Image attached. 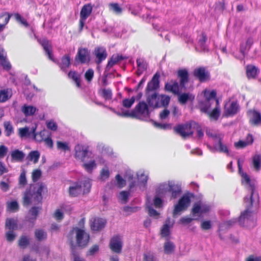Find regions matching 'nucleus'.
<instances>
[{
	"mask_svg": "<svg viewBox=\"0 0 261 261\" xmlns=\"http://www.w3.org/2000/svg\"><path fill=\"white\" fill-rule=\"evenodd\" d=\"M74 158L83 163V167L89 173H91L97 167V162L103 164L105 161L99 155L94 154L89 150L87 146L77 144L74 148Z\"/></svg>",
	"mask_w": 261,
	"mask_h": 261,
	"instance_id": "1",
	"label": "nucleus"
},
{
	"mask_svg": "<svg viewBox=\"0 0 261 261\" xmlns=\"http://www.w3.org/2000/svg\"><path fill=\"white\" fill-rule=\"evenodd\" d=\"M148 107L144 101L140 102L130 112L122 110L116 113L120 116L135 117L142 120H147L150 117Z\"/></svg>",
	"mask_w": 261,
	"mask_h": 261,
	"instance_id": "2",
	"label": "nucleus"
},
{
	"mask_svg": "<svg viewBox=\"0 0 261 261\" xmlns=\"http://www.w3.org/2000/svg\"><path fill=\"white\" fill-rule=\"evenodd\" d=\"M181 187L173 181H168L160 184L156 189V194L162 198L171 195V199L176 198L181 193Z\"/></svg>",
	"mask_w": 261,
	"mask_h": 261,
	"instance_id": "3",
	"label": "nucleus"
},
{
	"mask_svg": "<svg viewBox=\"0 0 261 261\" xmlns=\"http://www.w3.org/2000/svg\"><path fill=\"white\" fill-rule=\"evenodd\" d=\"M42 185L31 186L29 190H27L23 196V204L29 205L31 204H38L42 200L43 190Z\"/></svg>",
	"mask_w": 261,
	"mask_h": 261,
	"instance_id": "4",
	"label": "nucleus"
},
{
	"mask_svg": "<svg viewBox=\"0 0 261 261\" xmlns=\"http://www.w3.org/2000/svg\"><path fill=\"white\" fill-rule=\"evenodd\" d=\"M178 75L180 77V86L176 82H171L165 85L166 90L176 94H179L180 92L185 90V85L188 81V73L186 70H179Z\"/></svg>",
	"mask_w": 261,
	"mask_h": 261,
	"instance_id": "5",
	"label": "nucleus"
},
{
	"mask_svg": "<svg viewBox=\"0 0 261 261\" xmlns=\"http://www.w3.org/2000/svg\"><path fill=\"white\" fill-rule=\"evenodd\" d=\"M206 134L209 137L212 138L215 142L214 147L210 145L207 146L212 151L217 150L225 153H229L227 147L222 143V140L223 137L222 134L210 129H206Z\"/></svg>",
	"mask_w": 261,
	"mask_h": 261,
	"instance_id": "6",
	"label": "nucleus"
},
{
	"mask_svg": "<svg viewBox=\"0 0 261 261\" xmlns=\"http://www.w3.org/2000/svg\"><path fill=\"white\" fill-rule=\"evenodd\" d=\"M91 184L89 179L78 181L71 184L69 188V193L71 196L76 197L81 194H86L90 191Z\"/></svg>",
	"mask_w": 261,
	"mask_h": 261,
	"instance_id": "7",
	"label": "nucleus"
},
{
	"mask_svg": "<svg viewBox=\"0 0 261 261\" xmlns=\"http://www.w3.org/2000/svg\"><path fill=\"white\" fill-rule=\"evenodd\" d=\"M147 101L150 106L153 108L166 107L168 105L170 97L166 95H158L155 92L147 93Z\"/></svg>",
	"mask_w": 261,
	"mask_h": 261,
	"instance_id": "8",
	"label": "nucleus"
},
{
	"mask_svg": "<svg viewBox=\"0 0 261 261\" xmlns=\"http://www.w3.org/2000/svg\"><path fill=\"white\" fill-rule=\"evenodd\" d=\"M243 160H241L240 159H238V165L239 168V173L242 177V183L244 185L249 186L251 190V194L249 198L247 197H245L244 198L245 202H248V205L251 206L253 203L252 200V195L254 193V187L251 185V180L249 176L247 175L246 173H245L243 171L242 166L243 164Z\"/></svg>",
	"mask_w": 261,
	"mask_h": 261,
	"instance_id": "9",
	"label": "nucleus"
},
{
	"mask_svg": "<svg viewBox=\"0 0 261 261\" xmlns=\"http://www.w3.org/2000/svg\"><path fill=\"white\" fill-rule=\"evenodd\" d=\"M204 95L205 98V101L201 102L200 107L201 111L203 112H207L210 109L212 102H214L216 105L219 104L218 100L215 99L216 92L215 90H208L205 89L204 91Z\"/></svg>",
	"mask_w": 261,
	"mask_h": 261,
	"instance_id": "10",
	"label": "nucleus"
},
{
	"mask_svg": "<svg viewBox=\"0 0 261 261\" xmlns=\"http://www.w3.org/2000/svg\"><path fill=\"white\" fill-rule=\"evenodd\" d=\"M196 126H197V123L195 122H192L190 123L178 125L175 126L174 129L182 137L186 138L192 135L194 133L193 127H195Z\"/></svg>",
	"mask_w": 261,
	"mask_h": 261,
	"instance_id": "11",
	"label": "nucleus"
},
{
	"mask_svg": "<svg viewBox=\"0 0 261 261\" xmlns=\"http://www.w3.org/2000/svg\"><path fill=\"white\" fill-rule=\"evenodd\" d=\"M191 203V198L189 195H184L178 200V203L174 205L173 212V216L186 211Z\"/></svg>",
	"mask_w": 261,
	"mask_h": 261,
	"instance_id": "12",
	"label": "nucleus"
},
{
	"mask_svg": "<svg viewBox=\"0 0 261 261\" xmlns=\"http://www.w3.org/2000/svg\"><path fill=\"white\" fill-rule=\"evenodd\" d=\"M72 233H75L77 244L80 247L86 246L89 240V235L82 228H73Z\"/></svg>",
	"mask_w": 261,
	"mask_h": 261,
	"instance_id": "13",
	"label": "nucleus"
},
{
	"mask_svg": "<svg viewBox=\"0 0 261 261\" xmlns=\"http://www.w3.org/2000/svg\"><path fill=\"white\" fill-rule=\"evenodd\" d=\"M256 221V216L248 209L242 212L239 218V223L243 226L245 225L247 226L250 225L251 223L254 225Z\"/></svg>",
	"mask_w": 261,
	"mask_h": 261,
	"instance_id": "14",
	"label": "nucleus"
},
{
	"mask_svg": "<svg viewBox=\"0 0 261 261\" xmlns=\"http://www.w3.org/2000/svg\"><path fill=\"white\" fill-rule=\"evenodd\" d=\"M91 60L90 51L85 47H80L75 57V61L80 64H88Z\"/></svg>",
	"mask_w": 261,
	"mask_h": 261,
	"instance_id": "15",
	"label": "nucleus"
},
{
	"mask_svg": "<svg viewBox=\"0 0 261 261\" xmlns=\"http://www.w3.org/2000/svg\"><path fill=\"white\" fill-rule=\"evenodd\" d=\"M126 178L129 182V191H121L119 195V199L123 203H125L127 202L128 197L130 196V191H132L133 189V188L136 186V182L133 179V175L130 173H127V174L126 175Z\"/></svg>",
	"mask_w": 261,
	"mask_h": 261,
	"instance_id": "16",
	"label": "nucleus"
},
{
	"mask_svg": "<svg viewBox=\"0 0 261 261\" xmlns=\"http://www.w3.org/2000/svg\"><path fill=\"white\" fill-rule=\"evenodd\" d=\"M211 205L202 201L195 203L192 210V213L194 216H200L205 214L211 210Z\"/></svg>",
	"mask_w": 261,
	"mask_h": 261,
	"instance_id": "17",
	"label": "nucleus"
},
{
	"mask_svg": "<svg viewBox=\"0 0 261 261\" xmlns=\"http://www.w3.org/2000/svg\"><path fill=\"white\" fill-rule=\"evenodd\" d=\"M92 6L91 4H88L85 5L82 8L80 12V31H81L85 25L86 20L88 17L90 15L92 11Z\"/></svg>",
	"mask_w": 261,
	"mask_h": 261,
	"instance_id": "18",
	"label": "nucleus"
},
{
	"mask_svg": "<svg viewBox=\"0 0 261 261\" xmlns=\"http://www.w3.org/2000/svg\"><path fill=\"white\" fill-rule=\"evenodd\" d=\"M109 246L112 251L117 253H120L122 248V238L119 236L112 237L110 240Z\"/></svg>",
	"mask_w": 261,
	"mask_h": 261,
	"instance_id": "19",
	"label": "nucleus"
},
{
	"mask_svg": "<svg viewBox=\"0 0 261 261\" xmlns=\"http://www.w3.org/2000/svg\"><path fill=\"white\" fill-rule=\"evenodd\" d=\"M106 223L105 220L102 218H95L90 220L91 228L93 231H99L105 227Z\"/></svg>",
	"mask_w": 261,
	"mask_h": 261,
	"instance_id": "20",
	"label": "nucleus"
},
{
	"mask_svg": "<svg viewBox=\"0 0 261 261\" xmlns=\"http://www.w3.org/2000/svg\"><path fill=\"white\" fill-rule=\"evenodd\" d=\"M207 40L206 35L202 33L197 38V43L196 45V49L200 51H207L208 47L206 44Z\"/></svg>",
	"mask_w": 261,
	"mask_h": 261,
	"instance_id": "21",
	"label": "nucleus"
},
{
	"mask_svg": "<svg viewBox=\"0 0 261 261\" xmlns=\"http://www.w3.org/2000/svg\"><path fill=\"white\" fill-rule=\"evenodd\" d=\"M159 78L160 74L155 73L151 81H150L147 85L146 88L147 93H150V92L157 89L159 87Z\"/></svg>",
	"mask_w": 261,
	"mask_h": 261,
	"instance_id": "22",
	"label": "nucleus"
},
{
	"mask_svg": "<svg viewBox=\"0 0 261 261\" xmlns=\"http://www.w3.org/2000/svg\"><path fill=\"white\" fill-rule=\"evenodd\" d=\"M238 110L239 106L236 102H228L225 105V112L227 115H234Z\"/></svg>",
	"mask_w": 261,
	"mask_h": 261,
	"instance_id": "23",
	"label": "nucleus"
},
{
	"mask_svg": "<svg viewBox=\"0 0 261 261\" xmlns=\"http://www.w3.org/2000/svg\"><path fill=\"white\" fill-rule=\"evenodd\" d=\"M37 127V124L36 123L32 127L31 132L32 133V136L35 141L41 142L45 139L44 137L46 136L45 133H46V131L45 130H43L38 133H36V130Z\"/></svg>",
	"mask_w": 261,
	"mask_h": 261,
	"instance_id": "24",
	"label": "nucleus"
},
{
	"mask_svg": "<svg viewBox=\"0 0 261 261\" xmlns=\"http://www.w3.org/2000/svg\"><path fill=\"white\" fill-rule=\"evenodd\" d=\"M194 75L201 82L206 81L209 76L208 72L206 71L203 67H200L195 69L194 71Z\"/></svg>",
	"mask_w": 261,
	"mask_h": 261,
	"instance_id": "25",
	"label": "nucleus"
},
{
	"mask_svg": "<svg viewBox=\"0 0 261 261\" xmlns=\"http://www.w3.org/2000/svg\"><path fill=\"white\" fill-rule=\"evenodd\" d=\"M21 110L25 117H29L34 115L38 109L35 106L24 104L22 106Z\"/></svg>",
	"mask_w": 261,
	"mask_h": 261,
	"instance_id": "26",
	"label": "nucleus"
},
{
	"mask_svg": "<svg viewBox=\"0 0 261 261\" xmlns=\"http://www.w3.org/2000/svg\"><path fill=\"white\" fill-rule=\"evenodd\" d=\"M94 55L97 61V63L99 64L102 61L106 59L107 56L106 49L102 47L96 48L94 50Z\"/></svg>",
	"mask_w": 261,
	"mask_h": 261,
	"instance_id": "27",
	"label": "nucleus"
},
{
	"mask_svg": "<svg viewBox=\"0 0 261 261\" xmlns=\"http://www.w3.org/2000/svg\"><path fill=\"white\" fill-rule=\"evenodd\" d=\"M253 141V139L252 136L250 135H248L245 140H240L237 142H235L234 145L237 148H244L247 146L251 144Z\"/></svg>",
	"mask_w": 261,
	"mask_h": 261,
	"instance_id": "28",
	"label": "nucleus"
},
{
	"mask_svg": "<svg viewBox=\"0 0 261 261\" xmlns=\"http://www.w3.org/2000/svg\"><path fill=\"white\" fill-rule=\"evenodd\" d=\"M252 167L253 169L258 171L261 169V153H256L252 158Z\"/></svg>",
	"mask_w": 261,
	"mask_h": 261,
	"instance_id": "29",
	"label": "nucleus"
},
{
	"mask_svg": "<svg viewBox=\"0 0 261 261\" xmlns=\"http://www.w3.org/2000/svg\"><path fill=\"white\" fill-rule=\"evenodd\" d=\"M12 90L11 88H6L0 90V102H5L11 98Z\"/></svg>",
	"mask_w": 261,
	"mask_h": 261,
	"instance_id": "30",
	"label": "nucleus"
},
{
	"mask_svg": "<svg viewBox=\"0 0 261 261\" xmlns=\"http://www.w3.org/2000/svg\"><path fill=\"white\" fill-rule=\"evenodd\" d=\"M11 14L8 12H3L0 14V32H2L5 25L8 23Z\"/></svg>",
	"mask_w": 261,
	"mask_h": 261,
	"instance_id": "31",
	"label": "nucleus"
},
{
	"mask_svg": "<svg viewBox=\"0 0 261 261\" xmlns=\"http://www.w3.org/2000/svg\"><path fill=\"white\" fill-rule=\"evenodd\" d=\"M11 156L12 161L20 162L24 159L25 154L22 151L15 149L11 151Z\"/></svg>",
	"mask_w": 261,
	"mask_h": 261,
	"instance_id": "32",
	"label": "nucleus"
},
{
	"mask_svg": "<svg viewBox=\"0 0 261 261\" xmlns=\"http://www.w3.org/2000/svg\"><path fill=\"white\" fill-rule=\"evenodd\" d=\"M70 64V57L69 55H66L61 59L59 65L62 70L64 72H67Z\"/></svg>",
	"mask_w": 261,
	"mask_h": 261,
	"instance_id": "33",
	"label": "nucleus"
},
{
	"mask_svg": "<svg viewBox=\"0 0 261 261\" xmlns=\"http://www.w3.org/2000/svg\"><path fill=\"white\" fill-rule=\"evenodd\" d=\"M137 64L138 67L137 73L138 75H140L146 70L147 63L143 59L139 58L137 60Z\"/></svg>",
	"mask_w": 261,
	"mask_h": 261,
	"instance_id": "34",
	"label": "nucleus"
},
{
	"mask_svg": "<svg viewBox=\"0 0 261 261\" xmlns=\"http://www.w3.org/2000/svg\"><path fill=\"white\" fill-rule=\"evenodd\" d=\"M251 117L250 119V122L254 125H258L261 122V115L260 113L256 111L250 112Z\"/></svg>",
	"mask_w": 261,
	"mask_h": 261,
	"instance_id": "35",
	"label": "nucleus"
},
{
	"mask_svg": "<svg viewBox=\"0 0 261 261\" xmlns=\"http://www.w3.org/2000/svg\"><path fill=\"white\" fill-rule=\"evenodd\" d=\"M6 228L10 230H14L17 228V220L16 219L8 218L6 221Z\"/></svg>",
	"mask_w": 261,
	"mask_h": 261,
	"instance_id": "36",
	"label": "nucleus"
},
{
	"mask_svg": "<svg viewBox=\"0 0 261 261\" xmlns=\"http://www.w3.org/2000/svg\"><path fill=\"white\" fill-rule=\"evenodd\" d=\"M178 101L181 104H185L188 100L192 101L194 99V96L190 93L179 94Z\"/></svg>",
	"mask_w": 261,
	"mask_h": 261,
	"instance_id": "37",
	"label": "nucleus"
},
{
	"mask_svg": "<svg viewBox=\"0 0 261 261\" xmlns=\"http://www.w3.org/2000/svg\"><path fill=\"white\" fill-rule=\"evenodd\" d=\"M137 175L140 184L144 187L148 179V174L144 171H140L137 173Z\"/></svg>",
	"mask_w": 261,
	"mask_h": 261,
	"instance_id": "38",
	"label": "nucleus"
},
{
	"mask_svg": "<svg viewBox=\"0 0 261 261\" xmlns=\"http://www.w3.org/2000/svg\"><path fill=\"white\" fill-rule=\"evenodd\" d=\"M18 135L21 138L30 137L32 136L31 128L30 129L29 127L27 126L19 128L18 129Z\"/></svg>",
	"mask_w": 261,
	"mask_h": 261,
	"instance_id": "39",
	"label": "nucleus"
},
{
	"mask_svg": "<svg viewBox=\"0 0 261 261\" xmlns=\"http://www.w3.org/2000/svg\"><path fill=\"white\" fill-rule=\"evenodd\" d=\"M42 45L45 50L48 58L51 60H54L53 56L51 53V46L48 41L43 40L42 42Z\"/></svg>",
	"mask_w": 261,
	"mask_h": 261,
	"instance_id": "40",
	"label": "nucleus"
},
{
	"mask_svg": "<svg viewBox=\"0 0 261 261\" xmlns=\"http://www.w3.org/2000/svg\"><path fill=\"white\" fill-rule=\"evenodd\" d=\"M246 74L249 79L254 78L257 74V69L254 66L248 65L246 67Z\"/></svg>",
	"mask_w": 261,
	"mask_h": 261,
	"instance_id": "41",
	"label": "nucleus"
},
{
	"mask_svg": "<svg viewBox=\"0 0 261 261\" xmlns=\"http://www.w3.org/2000/svg\"><path fill=\"white\" fill-rule=\"evenodd\" d=\"M68 76L69 78L72 79L74 81L77 87H81L80 75L79 74L75 71H70L68 73Z\"/></svg>",
	"mask_w": 261,
	"mask_h": 261,
	"instance_id": "42",
	"label": "nucleus"
},
{
	"mask_svg": "<svg viewBox=\"0 0 261 261\" xmlns=\"http://www.w3.org/2000/svg\"><path fill=\"white\" fill-rule=\"evenodd\" d=\"M208 110H209V109ZM206 113L208 114L211 119L217 120L220 116V110L218 106V104L216 105V107L214 108V109L212 111V112L210 113L209 111H207V112Z\"/></svg>",
	"mask_w": 261,
	"mask_h": 261,
	"instance_id": "43",
	"label": "nucleus"
},
{
	"mask_svg": "<svg viewBox=\"0 0 261 261\" xmlns=\"http://www.w3.org/2000/svg\"><path fill=\"white\" fill-rule=\"evenodd\" d=\"M40 157V153L38 151H32L28 155L29 161L33 162L34 163H37Z\"/></svg>",
	"mask_w": 261,
	"mask_h": 261,
	"instance_id": "44",
	"label": "nucleus"
},
{
	"mask_svg": "<svg viewBox=\"0 0 261 261\" xmlns=\"http://www.w3.org/2000/svg\"><path fill=\"white\" fill-rule=\"evenodd\" d=\"M123 59V57L121 55H113L111 59L109 60L108 66L109 67H112L114 65L116 64L119 61Z\"/></svg>",
	"mask_w": 261,
	"mask_h": 261,
	"instance_id": "45",
	"label": "nucleus"
},
{
	"mask_svg": "<svg viewBox=\"0 0 261 261\" xmlns=\"http://www.w3.org/2000/svg\"><path fill=\"white\" fill-rule=\"evenodd\" d=\"M109 7L110 10L116 14H120L122 12V8L117 3H110Z\"/></svg>",
	"mask_w": 261,
	"mask_h": 261,
	"instance_id": "46",
	"label": "nucleus"
},
{
	"mask_svg": "<svg viewBox=\"0 0 261 261\" xmlns=\"http://www.w3.org/2000/svg\"><path fill=\"white\" fill-rule=\"evenodd\" d=\"M7 206L8 210L12 212H16L19 208L18 204L16 201L8 202Z\"/></svg>",
	"mask_w": 261,
	"mask_h": 261,
	"instance_id": "47",
	"label": "nucleus"
},
{
	"mask_svg": "<svg viewBox=\"0 0 261 261\" xmlns=\"http://www.w3.org/2000/svg\"><path fill=\"white\" fill-rule=\"evenodd\" d=\"M100 92L102 96L106 100H109L112 98V91L109 89H102L100 90Z\"/></svg>",
	"mask_w": 261,
	"mask_h": 261,
	"instance_id": "48",
	"label": "nucleus"
},
{
	"mask_svg": "<svg viewBox=\"0 0 261 261\" xmlns=\"http://www.w3.org/2000/svg\"><path fill=\"white\" fill-rule=\"evenodd\" d=\"M35 237L39 241H42L46 238L47 234L45 231L42 229H38L35 231Z\"/></svg>",
	"mask_w": 261,
	"mask_h": 261,
	"instance_id": "49",
	"label": "nucleus"
},
{
	"mask_svg": "<svg viewBox=\"0 0 261 261\" xmlns=\"http://www.w3.org/2000/svg\"><path fill=\"white\" fill-rule=\"evenodd\" d=\"M135 97H132L130 98H126L122 101V106L126 108H130L135 101Z\"/></svg>",
	"mask_w": 261,
	"mask_h": 261,
	"instance_id": "50",
	"label": "nucleus"
},
{
	"mask_svg": "<svg viewBox=\"0 0 261 261\" xmlns=\"http://www.w3.org/2000/svg\"><path fill=\"white\" fill-rule=\"evenodd\" d=\"M0 65L6 70H9L11 68L10 62L6 59V56L0 59Z\"/></svg>",
	"mask_w": 261,
	"mask_h": 261,
	"instance_id": "51",
	"label": "nucleus"
},
{
	"mask_svg": "<svg viewBox=\"0 0 261 261\" xmlns=\"http://www.w3.org/2000/svg\"><path fill=\"white\" fill-rule=\"evenodd\" d=\"M57 147L58 149L62 150L64 151L70 150V147L68 143L67 142L57 141Z\"/></svg>",
	"mask_w": 261,
	"mask_h": 261,
	"instance_id": "52",
	"label": "nucleus"
},
{
	"mask_svg": "<svg viewBox=\"0 0 261 261\" xmlns=\"http://www.w3.org/2000/svg\"><path fill=\"white\" fill-rule=\"evenodd\" d=\"M110 171L107 168H105L101 169L100 173V179L105 181L109 178L110 176Z\"/></svg>",
	"mask_w": 261,
	"mask_h": 261,
	"instance_id": "53",
	"label": "nucleus"
},
{
	"mask_svg": "<svg viewBox=\"0 0 261 261\" xmlns=\"http://www.w3.org/2000/svg\"><path fill=\"white\" fill-rule=\"evenodd\" d=\"M174 245L172 242L168 241L165 243L164 251L166 253H171L174 250Z\"/></svg>",
	"mask_w": 261,
	"mask_h": 261,
	"instance_id": "54",
	"label": "nucleus"
},
{
	"mask_svg": "<svg viewBox=\"0 0 261 261\" xmlns=\"http://www.w3.org/2000/svg\"><path fill=\"white\" fill-rule=\"evenodd\" d=\"M146 207L148 208L149 215L151 217L157 218L159 215V213L152 207L151 204L148 201L146 202Z\"/></svg>",
	"mask_w": 261,
	"mask_h": 261,
	"instance_id": "55",
	"label": "nucleus"
},
{
	"mask_svg": "<svg viewBox=\"0 0 261 261\" xmlns=\"http://www.w3.org/2000/svg\"><path fill=\"white\" fill-rule=\"evenodd\" d=\"M14 16L16 20L21 24L24 26L25 27H29V24L26 19L22 17L19 14L15 13L14 14Z\"/></svg>",
	"mask_w": 261,
	"mask_h": 261,
	"instance_id": "56",
	"label": "nucleus"
},
{
	"mask_svg": "<svg viewBox=\"0 0 261 261\" xmlns=\"http://www.w3.org/2000/svg\"><path fill=\"white\" fill-rule=\"evenodd\" d=\"M116 181V185L119 188H122L125 186L126 184L125 180L119 174H117L115 176Z\"/></svg>",
	"mask_w": 261,
	"mask_h": 261,
	"instance_id": "57",
	"label": "nucleus"
},
{
	"mask_svg": "<svg viewBox=\"0 0 261 261\" xmlns=\"http://www.w3.org/2000/svg\"><path fill=\"white\" fill-rule=\"evenodd\" d=\"M153 204L155 207L160 208L163 206V200L161 198V197L160 196H158L157 194L154 197L153 200Z\"/></svg>",
	"mask_w": 261,
	"mask_h": 261,
	"instance_id": "58",
	"label": "nucleus"
},
{
	"mask_svg": "<svg viewBox=\"0 0 261 261\" xmlns=\"http://www.w3.org/2000/svg\"><path fill=\"white\" fill-rule=\"evenodd\" d=\"M170 234V227L167 222L163 225L161 229V234L163 237H168Z\"/></svg>",
	"mask_w": 261,
	"mask_h": 261,
	"instance_id": "59",
	"label": "nucleus"
},
{
	"mask_svg": "<svg viewBox=\"0 0 261 261\" xmlns=\"http://www.w3.org/2000/svg\"><path fill=\"white\" fill-rule=\"evenodd\" d=\"M4 126L5 128L6 135L7 136H9L13 132V128L12 125L9 122H5L4 123Z\"/></svg>",
	"mask_w": 261,
	"mask_h": 261,
	"instance_id": "60",
	"label": "nucleus"
},
{
	"mask_svg": "<svg viewBox=\"0 0 261 261\" xmlns=\"http://www.w3.org/2000/svg\"><path fill=\"white\" fill-rule=\"evenodd\" d=\"M94 76V71L92 69H88L85 74V78L88 82L92 81Z\"/></svg>",
	"mask_w": 261,
	"mask_h": 261,
	"instance_id": "61",
	"label": "nucleus"
},
{
	"mask_svg": "<svg viewBox=\"0 0 261 261\" xmlns=\"http://www.w3.org/2000/svg\"><path fill=\"white\" fill-rule=\"evenodd\" d=\"M46 126L48 129L53 131L56 130L58 127L57 123L53 120L47 121Z\"/></svg>",
	"mask_w": 261,
	"mask_h": 261,
	"instance_id": "62",
	"label": "nucleus"
},
{
	"mask_svg": "<svg viewBox=\"0 0 261 261\" xmlns=\"http://www.w3.org/2000/svg\"><path fill=\"white\" fill-rule=\"evenodd\" d=\"M29 239L25 236L22 237L19 241V245L22 248H25L29 244Z\"/></svg>",
	"mask_w": 261,
	"mask_h": 261,
	"instance_id": "63",
	"label": "nucleus"
},
{
	"mask_svg": "<svg viewBox=\"0 0 261 261\" xmlns=\"http://www.w3.org/2000/svg\"><path fill=\"white\" fill-rule=\"evenodd\" d=\"M144 260L145 261H156V258L153 254L151 252H147L144 255Z\"/></svg>",
	"mask_w": 261,
	"mask_h": 261,
	"instance_id": "64",
	"label": "nucleus"
}]
</instances>
